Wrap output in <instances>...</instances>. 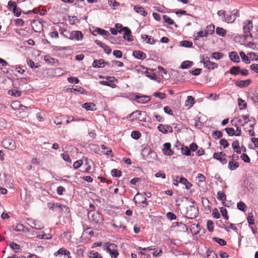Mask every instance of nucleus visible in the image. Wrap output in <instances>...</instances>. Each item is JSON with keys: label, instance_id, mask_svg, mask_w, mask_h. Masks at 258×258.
I'll list each match as a JSON object with an SVG mask.
<instances>
[{"label": "nucleus", "instance_id": "obj_1", "mask_svg": "<svg viewBox=\"0 0 258 258\" xmlns=\"http://www.w3.org/2000/svg\"><path fill=\"white\" fill-rule=\"evenodd\" d=\"M195 205V202L192 201L190 205H187L185 207L186 211L185 214L186 218L193 219L198 216L199 210Z\"/></svg>", "mask_w": 258, "mask_h": 258}, {"label": "nucleus", "instance_id": "obj_2", "mask_svg": "<svg viewBox=\"0 0 258 258\" xmlns=\"http://www.w3.org/2000/svg\"><path fill=\"white\" fill-rule=\"evenodd\" d=\"M88 219L94 224H101L103 223L102 215L97 211L90 210L88 212Z\"/></svg>", "mask_w": 258, "mask_h": 258}, {"label": "nucleus", "instance_id": "obj_3", "mask_svg": "<svg viewBox=\"0 0 258 258\" xmlns=\"http://www.w3.org/2000/svg\"><path fill=\"white\" fill-rule=\"evenodd\" d=\"M243 30L245 39H251L252 38L251 30L253 28L252 22L247 20L243 22Z\"/></svg>", "mask_w": 258, "mask_h": 258}, {"label": "nucleus", "instance_id": "obj_4", "mask_svg": "<svg viewBox=\"0 0 258 258\" xmlns=\"http://www.w3.org/2000/svg\"><path fill=\"white\" fill-rule=\"evenodd\" d=\"M3 147L10 150H14L16 149V145L15 142L10 138H7L2 141Z\"/></svg>", "mask_w": 258, "mask_h": 258}, {"label": "nucleus", "instance_id": "obj_5", "mask_svg": "<svg viewBox=\"0 0 258 258\" xmlns=\"http://www.w3.org/2000/svg\"><path fill=\"white\" fill-rule=\"evenodd\" d=\"M83 162L84 161V166H85L86 168L84 170H81V172L87 173H91L94 172V170H92V165L93 164V161L85 157L83 158Z\"/></svg>", "mask_w": 258, "mask_h": 258}, {"label": "nucleus", "instance_id": "obj_6", "mask_svg": "<svg viewBox=\"0 0 258 258\" xmlns=\"http://www.w3.org/2000/svg\"><path fill=\"white\" fill-rule=\"evenodd\" d=\"M68 33L69 36H66V37L71 40L76 39L77 41H80L83 38V34L80 31H73Z\"/></svg>", "mask_w": 258, "mask_h": 258}, {"label": "nucleus", "instance_id": "obj_7", "mask_svg": "<svg viewBox=\"0 0 258 258\" xmlns=\"http://www.w3.org/2000/svg\"><path fill=\"white\" fill-rule=\"evenodd\" d=\"M201 62L203 63L204 67L209 70H213L218 67V64L209 60V58L207 56L203 57Z\"/></svg>", "mask_w": 258, "mask_h": 258}, {"label": "nucleus", "instance_id": "obj_8", "mask_svg": "<svg viewBox=\"0 0 258 258\" xmlns=\"http://www.w3.org/2000/svg\"><path fill=\"white\" fill-rule=\"evenodd\" d=\"M53 255L56 257L59 256L60 257L62 255H64L63 258H72L70 251L64 247L59 248L54 253Z\"/></svg>", "mask_w": 258, "mask_h": 258}, {"label": "nucleus", "instance_id": "obj_9", "mask_svg": "<svg viewBox=\"0 0 258 258\" xmlns=\"http://www.w3.org/2000/svg\"><path fill=\"white\" fill-rule=\"evenodd\" d=\"M225 156L226 154L223 152L215 153L213 154V158L219 161L222 164H225L227 163V160L225 158Z\"/></svg>", "mask_w": 258, "mask_h": 258}, {"label": "nucleus", "instance_id": "obj_10", "mask_svg": "<svg viewBox=\"0 0 258 258\" xmlns=\"http://www.w3.org/2000/svg\"><path fill=\"white\" fill-rule=\"evenodd\" d=\"M33 30L36 32H40L43 29V24L39 21L34 20L31 23Z\"/></svg>", "mask_w": 258, "mask_h": 258}, {"label": "nucleus", "instance_id": "obj_11", "mask_svg": "<svg viewBox=\"0 0 258 258\" xmlns=\"http://www.w3.org/2000/svg\"><path fill=\"white\" fill-rule=\"evenodd\" d=\"M106 64L109 65V62H106L103 59L95 60L93 63L92 66L95 68H104Z\"/></svg>", "mask_w": 258, "mask_h": 258}, {"label": "nucleus", "instance_id": "obj_12", "mask_svg": "<svg viewBox=\"0 0 258 258\" xmlns=\"http://www.w3.org/2000/svg\"><path fill=\"white\" fill-rule=\"evenodd\" d=\"M123 38L128 41H132L133 39V36L131 34V30L127 27H124L123 28Z\"/></svg>", "mask_w": 258, "mask_h": 258}, {"label": "nucleus", "instance_id": "obj_13", "mask_svg": "<svg viewBox=\"0 0 258 258\" xmlns=\"http://www.w3.org/2000/svg\"><path fill=\"white\" fill-rule=\"evenodd\" d=\"M56 208L57 209L58 211L66 215H68L70 213V209L68 206L59 203H56Z\"/></svg>", "mask_w": 258, "mask_h": 258}, {"label": "nucleus", "instance_id": "obj_14", "mask_svg": "<svg viewBox=\"0 0 258 258\" xmlns=\"http://www.w3.org/2000/svg\"><path fill=\"white\" fill-rule=\"evenodd\" d=\"M251 83L250 79H247L245 80H239L236 81L235 84L238 87L243 88L247 87Z\"/></svg>", "mask_w": 258, "mask_h": 258}, {"label": "nucleus", "instance_id": "obj_15", "mask_svg": "<svg viewBox=\"0 0 258 258\" xmlns=\"http://www.w3.org/2000/svg\"><path fill=\"white\" fill-rule=\"evenodd\" d=\"M133 55L137 59L143 60L146 57V54L143 51L140 50H135L133 52Z\"/></svg>", "mask_w": 258, "mask_h": 258}, {"label": "nucleus", "instance_id": "obj_16", "mask_svg": "<svg viewBox=\"0 0 258 258\" xmlns=\"http://www.w3.org/2000/svg\"><path fill=\"white\" fill-rule=\"evenodd\" d=\"M164 148L163 150V153L165 155L170 156L173 154V152L171 150V145L169 143H166L164 144Z\"/></svg>", "mask_w": 258, "mask_h": 258}, {"label": "nucleus", "instance_id": "obj_17", "mask_svg": "<svg viewBox=\"0 0 258 258\" xmlns=\"http://www.w3.org/2000/svg\"><path fill=\"white\" fill-rule=\"evenodd\" d=\"M240 67L239 66H233L227 72L233 76H237L240 74Z\"/></svg>", "mask_w": 258, "mask_h": 258}, {"label": "nucleus", "instance_id": "obj_18", "mask_svg": "<svg viewBox=\"0 0 258 258\" xmlns=\"http://www.w3.org/2000/svg\"><path fill=\"white\" fill-rule=\"evenodd\" d=\"M229 57L231 60L235 62L240 61V57L237 53L235 51H232L229 53Z\"/></svg>", "mask_w": 258, "mask_h": 258}, {"label": "nucleus", "instance_id": "obj_19", "mask_svg": "<svg viewBox=\"0 0 258 258\" xmlns=\"http://www.w3.org/2000/svg\"><path fill=\"white\" fill-rule=\"evenodd\" d=\"M134 9L136 13L140 14L143 16H146L148 15L147 12L146 11L144 8L141 6H139L138 5L135 6Z\"/></svg>", "mask_w": 258, "mask_h": 258}, {"label": "nucleus", "instance_id": "obj_20", "mask_svg": "<svg viewBox=\"0 0 258 258\" xmlns=\"http://www.w3.org/2000/svg\"><path fill=\"white\" fill-rule=\"evenodd\" d=\"M179 182L185 185V188L187 189H190L192 186L191 183L183 177H181L179 178Z\"/></svg>", "mask_w": 258, "mask_h": 258}, {"label": "nucleus", "instance_id": "obj_21", "mask_svg": "<svg viewBox=\"0 0 258 258\" xmlns=\"http://www.w3.org/2000/svg\"><path fill=\"white\" fill-rule=\"evenodd\" d=\"M142 38L148 44H153L156 42L153 38L148 35H142Z\"/></svg>", "mask_w": 258, "mask_h": 258}, {"label": "nucleus", "instance_id": "obj_22", "mask_svg": "<svg viewBox=\"0 0 258 258\" xmlns=\"http://www.w3.org/2000/svg\"><path fill=\"white\" fill-rule=\"evenodd\" d=\"M232 147L234 152L237 154L241 153V150H240L239 143L238 141L235 140L233 141L232 144Z\"/></svg>", "mask_w": 258, "mask_h": 258}, {"label": "nucleus", "instance_id": "obj_23", "mask_svg": "<svg viewBox=\"0 0 258 258\" xmlns=\"http://www.w3.org/2000/svg\"><path fill=\"white\" fill-rule=\"evenodd\" d=\"M223 21L229 23H233L235 20V18L234 16H233L232 14L230 13L229 15H226L225 17L224 18H222Z\"/></svg>", "mask_w": 258, "mask_h": 258}, {"label": "nucleus", "instance_id": "obj_24", "mask_svg": "<svg viewBox=\"0 0 258 258\" xmlns=\"http://www.w3.org/2000/svg\"><path fill=\"white\" fill-rule=\"evenodd\" d=\"M239 166V165L238 162L230 161L228 163V167L231 170H234L238 168Z\"/></svg>", "mask_w": 258, "mask_h": 258}, {"label": "nucleus", "instance_id": "obj_25", "mask_svg": "<svg viewBox=\"0 0 258 258\" xmlns=\"http://www.w3.org/2000/svg\"><path fill=\"white\" fill-rule=\"evenodd\" d=\"M217 198L218 200L222 201L223 205L225 206V201L226 200V196L223 192L219 191L217 193Z\"/></svg>", "mask_w": 258, "mask_h": 258}, {"label": "nucleus", "instance_id": "obj_26", "mask_svg": "<svg viewBox=\"0 0 258 258\" xmlns=\"http://www.w3.org/2000/svg\"><path fill=\"white\" fill-rule=\"evenodd\" d=\"M10 247L15 252H18L21 250L20 245L15 242H12L9 244Z\"/></svg>", "mask_w": 258, "mask_h": 258}, {"label": "nucleus", "instance_id": "obj_27", "mask_svg": "<svg viewBox=\"0 0 258 258\" xmlns=\"http://www.w3.org/2000/svg\"><path fill=\"white\" fill-rule=\"evenodd\" d=\"M206 33L208 36V34H212L215 32V26L213 24L207 26L205 30Z\"/></svg>", "mask_w": 258, "mask_h": 258}, {"label": "nucleus", "instance_id": "obj_28", "mask_svg": "<svg viewBox=\"0 0 258 258\" xmlns=\"http://www.w3.org/2000/svg\"><path fill=\"white\" fill-rule=\"evenodd\" d=\"M95 105L93 103H85L82 105V107L87 110H93Z\"/></svg>", "mask_w": 258, "mask_h": 258}, {"label": "nucleus", "instance_id": "obj_29", "mask_svg": "<svg viewBox=\"0 0 258 258\" xmlns=\"http://www.w3.org/2000/svg\"><path fill=\"white\" fill-rule=\"evenodd\" d=\"M142 111L139 110H136V111L133 112L132 113L130 114L127 118H131V119H137L139 117V116L141 115Z\"/></svg>", "mask_w": 258, "mask_h": 258}, {"label": "nucleus", "instance_id": "obj_30", "mask_svg": "<svg viewBox=\"0 0 258 258\" xmlns=\"http://www.w3.org/2000/svg\"><path fill=\"white\" fill-rule=\"evenodd\" d=\"M193 64L192 61L189 60H185L183 61L180 66V68L182 69H185L190 68Z\"/></svg>", "mask_w": 258, "mask_h": 258}, {"label": "nucleus", "instance_id": "obj_31", "mask_svg": "<svg viewBox=\"0 0 258 258\" xmlns=\"http://www.w3.org/2000/svg\"><path fill=\"white\" fill-rule=\"evenodd\" d=\"M180 45L184 47L191 48L192 47V42L187 40H183L180 42Z\"/></svg>", "mask_w": 258, "mask_h": 258}, {"label": "nucleus", "instance_id": "obj_32", "mask_svg": "<svg viewBox=\"0 0 258 258\" xmlns=\"http://www.w3.org/2000/svg\"><path fill=\"white\" fill-rule=\"evenodd\" d=\"M95 32H96L98 34L103 36H108L110 35L108 31L99 28L96 29L95 30Z\"/></svg>", "mask_w": 258, "mask_h": 258}, {"label": "nucleus", "instance_id": "obj_33", "mask_svg": "<svg viewBox=\"0 0 258 258\" xmlns=\"http://www.w3.org/2000/svg\"><path fill=\"white\" fill-rule=\"evenodd\" d=\"M181 153L183 155L185 156H190L191 151L187 146H183L181 149Z\"/></svg>", "mask_w": 258, "mask_h": 258}, {"label": "nucleus", "instance_id": "obj_34", "mask_svg": "<svg viewBox=\"0 0 258 258\" xmlns=\"http://www.w3.org/2000/svg\"><path fill=\"white\" fill-rule=\"evenodd\" d=\"M64 118H65V117L63 115L56 116L54 118L53 122L57 125H60L62 124V121Z\"/></svg>", "mask_w": 258, "mask_h": 258}, {"label": "nucleus", "instance_id": "obj_35", "mask_svg": "<svg viewBox=\"0 0 258 258\" xmlns=\"http://www.w3.org/2000/svg\"><path fill=\"white\" fill-rule=\"evenodd\" d=\"M240 56L243 62L246 63H249L250 62V60L248 57L246 56L245 53L243 51H241L239 53Z\"/></svg>", "mask_w": 258, "mask_h": 258}, {"label": "nucleus", "instance_id": "obj_36", "mask_svg": "<svg viewBox=\"0 0 258 258\" xmlns=\"http://www.w3.org/2000/svg\"><path fill=\"white\" fill-rule=\"evenodd\" d=\"M195 39L198 40L200 37H207L208 36L207 35L205 31H200L198 32H197L195 34Z\"/></svg>", "mask_w": 258, "mask_h": 258}, {"label": "nucleus", "instance_id": "obj_37", "mask_svg": "<svg viewBox=\"0 0 258 258\" xmlns=\"http://www.w3.org/2000/svg\"><path fill=\"white\" fill-rule=\"evenodd\" d=\"M99 83L100 85L109 86L112 88H115L116 86L114 83L110 82V81L108 82L105 81H100Z\"/></svg>", "mask_w": 258, "mask_h": 258}, {"label": "nucleus", "instance_id": "obj_38", "mask_svg": "<svg viewBox=\"0 0 258 258\" xmlns=\"http://www.w3.org/2000/svg\"><path fill=\"white\" fill-rule=\"evenodd\" d=\"M223 136L222 132L220 131H216L212 133V137L215 139H218L221 138Z\"/></svg>", "mask_w": 258, "mask_h": 258}, {"label": "nucleus", "instance_id": "obj_39", "mask_svg": "<svg viewBox=\"0 0 258 258\" xmlns=\"http://www.w3.org/2000/svg\"><path fill=\"white\" fill-rule=\"evenodd\" d=\"M247 220L249 226L253 225L254 224V219L252 213H250L248 214Z\"/></svg>", "mask_w": 258, "mask_h": 258}, {"label": "nucleus", "instance_id": "obj_40", "mask_svg": "<svg viewBox=\"0 0 258 258\" xmlns=\"http://www.w3.org/2000/svg\"><path fill=\"white\" fill-rule=\"evenodd\" d=\"M89 258H102L101 255L97 251H91L89 255Z\"/></svg>", "mask_w": 258, "mask_h": 258}, {"label": "nucleus", "instance_id": "obj_41", "mask_svg": "<svg viewBox=\"0 0 258 258\" xmlns=\"http://www.w3.org/2000/svg\"><path fill=\"white\" fill-rule=\"evenodd\" d=\"M237 207L238 209L243 212L246 211L247 209L246 205L243 202H240L239 203H238Z\"/></svg>", "mask_w": 258, "mask_h": 258}, {"label": "nucleus", "instance_id": "obj_42", "mask_svg": "<svg viewBox=\"0 0 258 258\" xmlns=\"http://www.w3.org/2000/svg\"><path fill=\"white\" fill-rule=\"evenodd\" d=\"M148 70H150L152 72H153L154 71V70H153V69H148V68H145L142 66L138 67L137 69V71L139 73H141L145 74V72H147Z\"/></svg>", "mask_w": 258, "mask_h": 258}, {"label": "nucleus", "instance_id": "obj_43", "mask_svg": "<svg viewBox=\"0 0 258 258\" xmlns=\"http://www.w3.org/2000/svg\"><path fill=\"white\" fill-rule=\"evenodd\" d=\"M238 104L240 110L245 109L246 107V103L240 98L238 99Z\"/></svg>", "mask_w": 258, "mask_h": 258}, {"label": "nucleus", "instance_id": "obj_44", "mask_svg": "<svg viewBox=\"0 0 258 258\" xmlns=\"http://www.w3.org/2000/svg\"><path fill=\"white\" fill-rule=\"evenodd\" d=\"M111 175L113 177H119L121 176V171L116 169H114L111 171Z\"/></svg>", "mask_w": 258, "mask_h": 258}, {"label": "nucleus", "instance_id": "obj_45", "mask_svg": "<svg viewBox=\"0 0 258 258\" xmlns=\"http://www.w3.org/2000/svg\"><path fill=\"white\" fill-rule=\"evenodd\" d=\"M216 31L218 35L222 36H225L226 34V31L221 27H217Z\"/></svg>", "mask_w": 258, "mask_h": 258}, {"label": "nucleus", "instance_id": "obj_46", "mask_svg": "<svg viewBox=\"0 0 258 258\" xmlns=\"http://www.w3.org/2000/svg\"><path fill=\"white\" fill-rule=\"evenodd\" d=\"M153 96L160 98V99H164L166 98V95L164 93H161L159 92H156L153 94Z\"/></svg>", "mask_w": 258, "mask_h": 258}, {"label": "nucleus", "instance_id": "obj_47", "mask_svg": "<svg viewBox=\"0 0 258 258\" xmlns=\"http://www.w3.org/2000/svg\"><path fill=\"white\" fill-rule=\"evenodd\" d=\"M141 136V134L139 131H134L131 133V137L135 140L139 139Z\"/></svg>", "mask_w": 258, "mask_h": 258}, {"label": "nucleus", "instance_id": "obj_48", "mask_svg": "<svg viewBox=\"0 0 258 258\" xmlns=\"http://www.w3.org/2000/svg\"><path fill=\"white\" fill-rule=\"evenodd\" d=\"M158 130L163 134H166L168 133V130H166V125L159 124L157 127Z\"/></svg>", "mask_w": 258, "mask_h": 258}, {"label": "nucleus", "instance_id": "obj_49", "mask_svg": "<svg viewBox=\"0 0 258 258\" xmlns=\"http://www.w3.org/2000/svg\"><path fill=\"white\" fill-rule=\"evenodd\" d=\"M223 54L221 52H216L212 54V56L215 59H220L223 57Z\"/></svg>", "mask_w": 258, "mask_h": 258}, {"label": "nucleus", "instance_id": "obj_50", "mask_svg": "<svg viewBox=\"0 0 258 258\" xmlns=\"http://www.w3.org/2000/svg\"><path fill=\"white\" fill-rule=\"evenodd\" d=\"M213 240L214 241L219 243L220 245L223 246V245H225L226 244V241L222 238H220L218 237H214L213 238Z\"/></svg>", "mask_w": 258, "mask_h": 258}, {"label": "nucleus", "instance_id": "obj_51", "mask_svg": "<svg viewBox=\"0 0 258 258\" xmlns=\"http://www.w3.org/2000/svg\"><path fill=\"white\" fill-rule=\"evenodd\" d=\"M217 257V254L213 250L208 249L207 251V258H216Z\"/></svg>", "mask_w": 258, "mask_h": 258}, {"label": "nucleus", "instance_id": "obj_52", "mask_svg": "<svg viewBox=\"0 0 258 258\" xmlns=\"http://www.w3.org/2000/svg\"><path fill=\"white\" fill-rule=\"evenodd\" d=\"M68 21L71 25H74L79 22V19L76 16H69Z\"/></svg>", "mask_w": 258, "mask_h": 258}, {"label": "nucleus", "instance_id": "obj_53", "mask_svg": "<svg viewBox=\"0 0 258 258\" xmlns=\"http://www.w3.org/2000/svg\"><path fill=\"white\" fill-rule=\"evenodd\" d=\"M207 227L210 232H213L214 230V223L213 221L208 220L207 222Z\"/></svg>", "mask_w": 258, "mask_h": 258}, {"label": "nucleus", "instance_id": "obj_54", "mask_svg": "<svg viewBox=\"0 0 258 258\" xmlns=\"http://www.w3.org/2000/svg\"><path fill=\"white\" fill-rule=\"evenodd\" d=\"M108 4L113 9L119 6V3L115 0H108Z\"/></svg>", "mask_w": 258, "mask_h": 258}, {"label": "nucleus", "instance_id": "obj_55", "mask_svg": "<svg viewBox=\"0 0 258 258\" xmlns=\"http://www.w3.org/2000/svg\"><path fill=\"white\" fill-rule=\"evenodd\" d=\"M83 164V160H79L75 162L73 164V167L75 169H77Z\"/></svg>", "mask_w": 258, "mask_h": 258}, {"label": "nucleus", "instance_id": "obj_56", "mask_svg": "<svg viewBox=\"0 0 258 258\" xmlns=\"http://www.w3.org/2000/svg\"><path fill=\"white\" fill-rule=\"evenodd\" d=\"M225 131L227 134L229 136H235V133L234 132V129L232 127H227L225 128Z\"/></svg>", "mask_w": 258, "mask_h": 258}, {"label": "nucleus", "instance_id": "obj_57", "mask_svg": "<svg viewBox=\"0 0 258 258\" xmlns=\"http://www.w3.org/2000/svg\"><path fill=\"white\" fill-rule=\"evenodd\" d=\"M163 19L166 23L169 25H173L174 24V21L167 15H164Z\"/></svg>", "mask_w": 258, "mask_h": 258}, {"label": "nucleus", "instance_id": "obj_58", "mask_svg": "<svg viewBox=\"0 0 258 258\" xmlns=\"http://www.w3.org/2000/svg\"><path fill=\"white\" fill-rule=\"evenodd\" d=\"M220 209V212L221 213V214L222 215L224 218L225 220H227L228 219V216L227 214V210L223 207L221 208Z\"/></svg>", "mask_w": 258, "mask_h": 258}, {"label": "nucleus", "instance_id": "obj_59", "mask_svg": "<svg viewBox=\"0 0 258 258\" xmlns=\"http://www.w3.org/2000/svg\"><path fill=\"white\" fill-rule=\"evenodd\" d=\"M186 102L187 103L186 104V105H188L187 103H189V106L191 107L195 103L194 97H192L191 96H187V100H186Z\"/></svg>", "mask_w": 258, "mask_h": 258}, {"label": "nucleus", "instance_id": "obj_60", "mask_svg": "<svg viewBox=\"0 0 258 258\" xmlns=\"http://www.w3.org/2000/svg\"><path fill=\"white\" fill-rule=\"evenodd\" d=\"M219 143L221 146H222L224 148H227L229 145L228 141L225 139H221L220 140Z\"/></svg>", "mask_w": 258, "mask_h": 258}, {"label": "nucleus", "instance_id": "obj_61", "mask_svg": "<svg viewBox=\"0 0 258 258\" xmlns=\"http://www.w3.org/2000/svg\"><path fill=\"white\" fill-rule=\"evenodd\" d=\"M145 75L146 76L149 78L151 80H156V77L155 74L152 73H150V72H149V70H148L147 72H145Z\"/></svg>", "mask_w": 258, "mask_h": 258}, {"label": "nucleus", "instance_id": "obj_62", "mask_svg": "<svg viewBox=\"0 0 258 258\" xmlns=\"http://www.w3.org/2000/svg\"><path fill=\"white\" fill-rule=\"evenodd\" d=\"M14 230L16 231H23L24 230V226L21 224H18L15 227Z\"/></svg>", "mask_w": 258, "mask_h": 258}, {"label": "nucleus", "instance_id": "obj_63", "mask_svg": "<svg viewBox=\"0 0 258 258\" xmlns=\"http://www.w3.org/2000/svg\"><path fill=\"white\" fill-rule=\"evenodd\" d=\"M68 81L70 83H75V84H78L79 82L78 78H77L76 77H69L68 78Z\"/></svg>", "mask_w": 258, "mask_h": 258}, {"label": "nucleus", "instance_id": "obj_64", "mask_svg": "<svg viewBox=\"0 0 258 258\" xmlns=\"http://www.w3.org/2000/svg\"><path fill=\"white\" fill-rule=\"evenodd\" d=\"M166 217L168 219L170 220H175L176 219V215L174 213L170 212L167 213Z\"/></svg>", "mask_w": 258, "mask_h": 258}]
</instances>
